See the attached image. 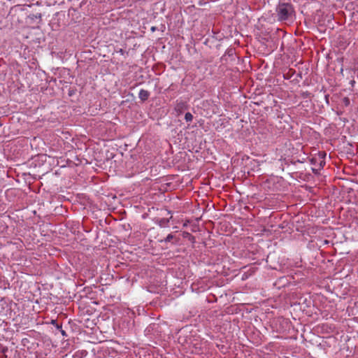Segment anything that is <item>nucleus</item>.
Masks as SVG:
<instances>
[{
  "label": "nucleus",
  "instance_id": "nucleus-4",
  "mask_svg": "<svg viewBox=\"0 0 358 358\" xmlns=\"http://www.w3.org/2000/svg\"><path fill=\"white\" fill-rule=\"evenodd\" d=\"M138 96L142 101H145L149 98L150 92L145 90H141L138 94Z\"/></svg>",
  "mask_w": 358,
  "mask_h": 358
},
{
  "label": "nucleus",
  "instance_id": "nucleus-13",
  "mask_svg": "<svg viewBox=\"0 0 358 358\" xmlns=\"http://www.w3.org/2000/svg\"><path fill=\"white\" fill-rule=\"evenodd\" d=\"M344 102H345V105H346V106H347V105H348V104H349V103H350V100H349V99H348V98H345V99H344Z\"/></svg>",
  "mask_w": 358,
  "mask_h": 358
},
{
  "label": "nucleus",
  "instance_id": "nucleus-9",
  "mask_svg": "<svg viewBox=\"0 0 358 358\" xmlns=\"http://www.w3.org/2000/svg\"><path fill=\"white\" fill-rule=\"evenodd\" d=\"M327 154L325 152H319L318 153V159H324Z\"/></svg>",
  "mask_w": 358,
  "mask_h": 358
},
{
  "label": "nucleus",
  "instance_id": "nucleus-3",
  "mask_svg": "<svg viewBox=\"0 0 358 358\" xmlns=\"http://www.w3.org/2000/svg\"><path fill=\"white\" fill-rule=\"evenodd\" d=\"M175 108L178 113H182L185 110L187 109V105L182 101H178Z\"/></svg>",
  "mask_w": 358,
  "mask_h": 358
},
{
  "label": "nucleus",
  "instance_id": "nucleus-11",
  "mask_svg": "<svg viewBox=\"0 0 358 358\" xmlns=\"http://www.w3.org/2000/svg\"><path fill=\"white\" fill-rule=\"evenodd\" d=\"M248 271L245 272V273L243 274L242 278H242V280H245V279H247V278H248L249 275L248 274Z\"/></svg>",
  "mask_w": 358,
  "mask_h": 358
},
{
  "label": "nucleus",
  "instance_id": "nucleus-7",
  "mask_svg": "<svg viewBox=\"0 0 358 358\" xmlns=\"http://www.w3.org/2000/svg\"><path fill=\"white\" fill-rule=\"evenodd\" d=\"M186 122H191L193 119V115L190 113H186L185 115Z\"/></svg>",
  "mask_w": 358,
  "mask_h": 358
},
{
  "label": "nucleus",
  "instance_id": "nucleus-10",
  "mask_svg": "<svg viewBox=\"0 0 358 358\" xmlns=\"http://www.w3.org/2000/svg\"><path fill=\"white\" fill-rule=\"evenodd\" d=\"M173 238V236L172 234H169L166 238L164 239L165 242H170Z\"/></svg>",
  "mask_w": 358,
  "mask_h": 358
},
{
  "label": "nucleus",
  "instance_id": "nucleus-5",
  "mask_svg": "<svg viewBox=\"0 0 358 358\" xmlns=\"http://www.w3.org/2000/svg\"><path fill=\"white\" fill-rule=\"evenodd\" d=\"M320 162L317 164V168H313V172L314 173H317L318 171L321 170L324 166L325 165V160L324 159H319Z\"/></svg>",
  "mask_w": 358,
  "mask_h": 358
},
{
  "label": "nucleus",
  "instance_id": "nucleus-1",
  "mask_svg": "<svg viewBox=\"0 0 358 358\" xmlns=\"http://www.w3.org/2000/svg\"><path fill=\"white\" fill-rule=\"evenodd\" d=\"M278 20L280 21L289 20L292 17L294 10L293 6L288 3H279L276 8Z\"/></svg>",
  "mask_w": 358,
  "mask_h": 358
},
{
  "label": "nucleus",
  "instance_id": "nucleus-14",
  "mask_svg": "<svg viewBox=\"0 0 358 358\" xmlns=\"http://www.w3.org/2000/svg\"><path fill=\"white\" fill-rule=\"evenodd\" d=\"M248 271H251V273H250V275L252 273H253L255 271V268H250Z\"/></svg>",
  "mask_w": 358,
  "mask_h": 358
},
{
  "label": "nucleus",
  "instance_id": "nucleus-2",
  "mask_svg": "<svg viewBox=\"0 0 358 358\" xmlns=\"http://www.w3.org/2000/svg\"><path fill=\"white\" fill-rule=\"evenodd\" d=\"M290 285V282H289L287 277H281L274 283V286L278 289H280L283 287H285L286 285Z\"/></svg>",
  "mask_w": 358,
  "mask_h": 358
},
{
  "label": "nucleus",
  "instance_id": "nucleus-16",
  "mask_svg": "<svg viewBox=\"0 0 358 358\" xmlns=\"http://www.w3.org/2000/svg\"><path fill=\"white\" fill-rule=\"evenodd\" d=\"M120 53H122V54L123 53V50L122 49L120 50Z\"/></svg>",
  "mask_w": 358,
  "mask_h": 358
},
{
  "label": "nucleus",
  "instance_id": "nucleus-12",
  "mask_svg": "<svg viewBox=\"0 0 358 358\" xmlns=\"http://www.w3.org/2000/svg\"><path fill=\"white\" fill-rule=\"evenodd\" d=\"M283 76H284V78L287 79V80H288L291 78V75H289V73L284 74Z\"/></svg>",
  "mask_w": 358,
  "mask_h": 358
},
{
  "label": "nucleus",
  "instance_id": "nucleus-8",
  "mask_svg": "<svg viewBox=\"0 0 358 358\" xmlns=\"http://www.w3.org/2000/svg\"><path fill=\"white\" fill-rule=\"evenodd\" d=\"M310 162L312 165L315 166V168H317V158L313 157L310 159Z\"/></svg>",
  "mask_w": 358,
  "mask_h": 358
},
{
  "label": "nucleus",
  "instance_id": "nucleus-6",
  "mask_svg": "<svg viewBox=\"0 0 358 358\" xmlns=\"http://www.w3.org/2000/svg\"><path fill=\"white\" fill-rule=\"evenodd\" d=\"M169 218H161V219H159L157 221V223L161 227H166L168 226L169 224Z\"/></svg>",
  "mask_w": 358,
  "mask_h": 358
},
{
  "label": "nucleus",
  "instance_id": "nucleus-15",
  "mask_svg": "<svg viewBox=\"0 0 358 358\" xmlns=\"http://www.w3.org/2000/svg\"><path fill=\"white\" fill-rule=\"evenodd\" d=\"M325 99H326V101L328 103L329 102V95H326L325 96Z\"/></svg>",
  "mask_w": 358,
  "mask_h": 358
}]
</instances>
